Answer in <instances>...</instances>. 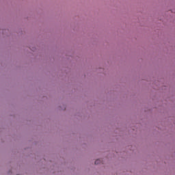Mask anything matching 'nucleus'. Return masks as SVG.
<instances>
[{
  "label": "nucleus",
  "mask_w": 175,
  "mask_h": 175,
  "mask_svg": "<svg viewBox=\"0 0 175 175\" xmlns=\"http://www.w3.org/2000/svg\"><path fill=\"white\" fill-rule=\"evenodd\" d=\"M102 162V161L100 159H97L95 161V165H99V163H100Z\"/></svg>",
  "instance_id": "nucleus-1"
}]
</instances>
